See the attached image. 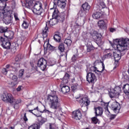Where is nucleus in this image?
<instances>
[{
	"label": "nucleus",
	"instance_id": "nucleus-1",
	"mask_svg": "<svg viewBox=\"0 0 129 129\" xmlns=\"http://www.w3.org/2000/svg\"><path fill=\"white\" fill-rule=\"evenodd\" d=\"M47 100L50 104V108L55 109L54 111L51 112L45 109L43 110H42L40 109H39L38 106L34 108L33 110H37V111H39L41 113H46L48 114H50V113H54L55 115L58 116V114L57 109L60 107V103L59 102V98H58V96L55 95H49Z\"/></svg>",
	"mask_w": 129,
	"mask_h": 129
},
{
	"label": "nucleus",
	"instance_id": "nucleus-2",
	"mask_svg": "<svg viewBox=\"0 0 129 129\" xmlns=\"http://www.w3.org/2000/svg\"><path fill=\"white\" fill-rule=\"evenodd\" d=\"M113 44L116 46L117 51H125L129 49V39L120 38L113 40Z\"/></svg>",
	"mask_w": 129,
	"mask_h": 129
},
{
	"label": "nucleus",
	"instance_id": "nucleus-3",
	"mask_svg": "<svg viewBox=\"0 0 129 129\" xmlns=\"http://www.w3.org/2000/svg\"><path fill=\"white\" fill-rule=\"evenodd\" d=\"M5 38L1 37L0 42L2 46L5 49H11V42L10 40H12L14 38V32L12 31H6L4 34Z\"/></svg>",
	"mask_w": 129,
	"mask_h": 129
},
{
	"label": "nucleus",
	"instance_id": "nucleus-4",
	"mask_svg": "<svg viewBox=\"0 0 129 129\" xmlns=\"http://www.w3.org/2000/svg\"><path fill=\"white\" fill-rule=\"evenodd\" d=\"M2 100L3 101L9 102L11 104H13L15 109H19V108H20V105H19V104L22 102V100L21 99H16L14 98L13 95L11 94H7L4 93L2 96Z\"/></svg>",
	"mask_w": 129,
	"mask_h": 129
},
{
	"label": "nucleus",
	"instance_id": "nucleus-5",
	"mask_svg": "<svg viewBox=\"0 0 129 129\" xmlns=\"http://www.w3.org/2000/svg\"><path fill=\"white\" fill-rule=\"evenodd\" d=\"M90 34L92 36L93 39L96 40V44L98 45V47H100L103 44V42H102V39H101L102 35L100 33L97 32L96 31L92 30L90 32Z\"/></svg>",
	"mask_w": 129,
	"mask_h": 129
},
{
	"label": "nucleus",
	"instance_id": "nucleus-6",
	"mask_svg": "<svg viewBox=\"0 0 129 129\" xmlns=\"http://www.w3.org/2000/svg\"><path fill=\"white\" fill-rule=\"evenodd\" d=\"M80 105H81V110L83 112H86L88 110V105L90 104V101L88 97H83L79 101Z\"/></svg>",
	"mask_w": 129,
	"mask_h": 129
},
{
	"label": "nucleus",
	"instance_id": "nucleus-7",
	"mask_svg": "<svg viewBox=\"0 0 129 129\" xmlns=\"http://www.w3.org/2000/svg\"><path fill=\"white\" fill-rule=\"evenodd\" d=\"M58 22L57 21V19L56 18H52L50 19L49 22L46 23L45 28L42 30V35L43 38H46L48 36V34L47 33V31H48V25H50V26H55L56 24H57Z\"/></svg>",
	"mask_w": 129,
	"mask_h": 129
},
{
	"label": "nucleus",
	"instance_id": "nucleus-8",
	"mask_svg": "<svg viewBox=\"0 0 129 129\" xmlns=\"http://www.w3.org/2000/svg\"><path fill=\"white\" fill-rule=\"evenodd\" d=\"M6 6L7 4L5 3L4 6V3L0 0V20H4V18L8 14V12H10V10H8L6 8Z\"/></svg>",
	"mask_w": 129,
	"mask_h": 129
},
{
	"label": "nucleus",
	"instance_id": "nucleus-9",
	"mask_svg": "<svg viewBox=\"0 0 129 129\" xmlns=\"http://www.w3.org/2000/svg\"><path fill=\"white\" fill-rule=\"evenodd\" d=\"M110 109L113 110L115 113H119L120 110V105L116 101H111L109 105Z\"/></svg>",
	"mask_w": 129,
	"mask_h": 129
},
{
	"label": "nucleus",
	"instance_id": "nucleus-10",
	"mask_svg": "<svg viewBox=\"0 0 129 129\" xmlns=\"http://www.w3.org/2000/svg\"><path fill=\"white\" fill-rule=\"evenodd\" d=\"M42 11H43V9H42V3L39 2H36L34 6L33 12L35 15L39 16L42 14Z\"/></svg>",
	"mask_w": 129,
	"mask_h": 129
},
{
	"label": "nucleus",
	"instance_id": "nucleus-11",
	"mask_svg": "<svg viewBox=\"0 0 129 129\" xmlns=\"http://www.w3.org/2000/svg\"><path fill=\"white\" fill-rule=\"evenodd\" d=\"M37 64V67H39L42 71H45V70L47 68V60L43 58L39 59Z\"/></svg>",
	"mask_w": 129,
	"mask_h": 129
},
{
	"label": "nucleus",
	"instance_id": "nucleus-12",
	"mask_svg": "<svg viewBox=\"0 0 129 129\" xmlns=\"http://www.w3.org/2000/svg\"><path fill=\"white\" fill-rule=\"evenodd\" d=\"M86 78L87 81H88L89 83H94V82H95L96 80H97L95 74L91 72L87 73Z\"/></svg>",
	"mask_w": 129,
	"mask_h": 129
},
{
	"label": "nucleus",
	"instance_id": "nucleus-13",
	"mask_svg": "<svg viewBox=\"0 0 129 129\" xmlns=\"http://www.w3.org/2000/svg\"><path fill=\"white\" fill-rule=\"evenodd\" d=\"M13 15L11 14V11H8L7 15L3 19V22L6 25L12 24L13 23Z\"/></svg>",
	"mask_w": 129,
	"mask_h": 129
},
{
	"label": "nucleus",
	"instance_id": "nucleus-14",
	"mask_svg": "<svg viewBox=\"0 0 129 129\" xmlns=\"http://www.w3.org/2000/svg\"><path fill=\"white\" fill-rule=\"evenodd\" d=\"M99 65V62L98 60H96L94 63V66H91L89 68L87 67V71H91L92 72H95L97 73V72L99 73V71L97 70V66Z\"/></svg>",
	"mask_w": 129,
	"mask_h": 129
},
{
	"label": "nucleus",
	"instance_id": "nucleus-15",
	"mask_svg": "<svg viewBox=\"0 0 129 129\" xmlns=\"http://www.w3.org/2000/svg\"><path fill=\"white\" fill-rule=\"evenodd\" d=\"M66 0H54L53 1V5H55L60 8V9H64L66 7Z\"/></svg>",
	"mask_w": 129,
	"mask_h": 129
},
{
	"label": "nucleus",
	"instance_id": "nucleus-16",
	"mask_svg": "<svg viewBox=\"0 0 129 129\" xmlns=\"http://www.w3.org/2000/svg\"><path fill=\"white\" fill-rule=\"evenodd\" d=\"M117 52H114L113 56L115 60V64L118 65V61L120 60L121 56V52H123V51H119L117 50Z\"/></svg>",
	"mask_w": 129,
	"mask_h": 129
},
{
	"label": "nucleus",
	"instance_id": "nucleus-17",
	"mask_svg": "<svg viewBox=\"0 0 129 129\" xmlns=\"http://www.w3.org/2000/svg\"><path fill=\"white\" fill-rule=\"evenodd\" d=\"M82 116V115L81 114V112L80 110H77L73 112V118H74L76 120H80Z\"/></svg>",
	"mask_w": 129,
	"mask_h": 129
},
{
	"label": "nucleus",
	"instance_id": "nucleus-18",
	"mask_svg": "<svg viewBox=\"0 0 129 129\" xmlns=\"http://www.w3.org/2000/svg\"><path fill=\"white\" fill-rule=\"evenodd\" d=\"M51 11H53L52 13V18L53 19H56L58 16L60 15V13H59V10L57 9V5L53 4V7L52 8H50Z\"/></svg>",
	"mask_w": 129,
	"mask_h": 129
},
{
	"label": "nucleus",
	"instance_id": "nucleus-19",
	"mask_svg": "<svg viewBox=\"0 0 129 129\" xmlns=\"http://www.w3.org/2000/svg\"><path fill=\"white\" fill-rule=\"evenodd\" d=\"M95 116H101L103 113V108L101 107L94 108Z\"/></svg>",
	"mask_w": 129,
	"mask_h": 129
},
{
	"label": "nucleus",
	"instance_id": "nucleus-20",
	"mask_svg": "<svg viewBox=\"0 0 129 129\" xmlns=\"http://www.w3.org/2000/svg\"><path fill=\"white\" fill-rule=\"evenodd\" d=\"M55 19H56L57 23H63L65 20V13L62 12L60 14L59 16L55 18Z\"/></svg>",
	"mask_w": 129,
	"mask_h": 129
},
{
	"label": "nucleus",
	"instance_id": "nucleus-21",
	"mask_svg": "<svg viewBox=\"0 0 129 129\" xmlns=\"http://www.w3.org/2000/svg\"><path fill=\"white\" fill-rule=\"evenodd\" d=\"M119 91H120V89L119 88H115L114 90V93L112 92H110L109 93L110 97L111 98H114V97H115L116 95L119 93Z\"/></svg>",
	"mask_w": 129,
	"mask_h": 129
},
{
	"label": "nucleus",
	"instance_id": "nucleus-22",
	"mask_svg": "<svg viewBox=\"0 0 129 129\" xmlns=\"http://www.w3.org/2000/svg\"><path fill=\"white\" fill-rule=\"evenodd\" d=\"M92 17L93 19H95L96 20L101 19L102 18V14L100 12L96 11L93 14Z\"/></svg>",
	"mask_w": 129,
	"mask_h": 129
},
{
	"label": "nucleus",
	"instance_id": "nucleus-23",
	"mask_svg": "<svg viewBox=\"0 0 129 129\" xmlns=\"http://www.w3.org/2000/svg\"><path fill=\"white\" fill-rule=\"evenodd\" d=\"M43 46L44 49H48V50H50V51H54V50L56 49V47L52 46L49 42H47V43H46V42L44 43Z\"/></svg>",
	"mask_w": 129,
	"mask_h": 129
},
{
	"label": "nucleus",
	"instance_id": "nucleus-24",
	"mask_svg": "<svg viewBox=\"0 0 129 129\" xmlns=\"http://www.w3.org/2000/svg\"><path fill=\"white\" fill-rule=\"evenodd\" d=\"M61 92L63 94H66L70 92V88L68 86L64 85L61 87Z\"/></svg>",
	"mask_w": 129,
	"mask_h": 129
},
{
	"label": "nucleus",
	"instance_id": "nucleus-25",
	"mask_svg": "<svg viewBox=\"0 0 129 129\" xmlns=\"http://www.w3.org/2000/svg\"><path fill=\"white\" fill-rule=\"evenodd\" d=\"M25 6L27 9H31L33 7V0H25Z\"/></svg>",
	"mask_w": 129,
	"mask_h": 129
},
{
	"label": "nucleus",
	"instance_id": "nucleus-26",
	"mask_svg": "<svg viewBox=\"0 0 129 129\" xmlns=\"http://www.w3.org/2000/svg\"><path fill=\"white\" fill-rule=\"evenodd\" d=\"M123 90L125 94H126L129 98V85L125 84L123 86Z\"/></svg>",
	"mask_w": 129,
	"mask_h": 129
},
{
	"label": "nucleus",
	"instance_id": "nucleus-27",
	"mask_svg": "<svg viewBox=\"0 0 129 129\" xmlns=\"http://www.w3.org/2000/svg\"><path fill=\"white\" fill-rule=\"evenodd\" d=\"M82 7L85 12H86V11H89V10H90V6L87 2L83 4L82 5Z\"/></svg>",
	"mask_w": 129,
	"mask_h": 129
},
{
	"label": "nucleus",
	"instance_id": "nucleus-28",
	"mask_svg": "<svg viewBox=\"0 0 129 129\" xmlns=\"http://www.w3.org/2000/svg\"><path fill=\"white\" fill-rule=\"evenodd\" d=\"M105 7H106V6L105 5L104 2H102L99 3V4L97 6V8L98 10L101 11L102 9L105 8Z\"/></svg>",
	"mask_w": 129,
	"mask_h": 129
},
{
	"label": "nucleus",
	"instance_id": "nucleus-29",
	"mask_svg": "<svg viewBox=\"0 0 129 129\" xmlns=\"http://www.w3.org/2000/svg\"><path fill=\"white\" fill-rule=\"evenodd\" d=\"M98 26L101 29H104L105 28V23L103 20H100L98 22Z\"/></svg>",
	"mask_w": 129,
	"mask_h": 129
},
{
	"label": "nucleus",
	"instance_id": "nucleus-30",
	"mask_svg": "<svg viewBox=\"0 0 129 129\" xmlns=\"http://www.w3.org/2000/svg\"><path fill=\"white\" fill-rule=\"evenodd\" d=\"M6 68H7V69H12V71L15 72V73H17V72L19 70V69H18V68H15V67L11 66L10 64L6 65Z\"/></svg>",
	"mask_w": 129,
	"mask_h": 129
},
{
	"label": "nucleus",
	"instance_id": "nucleus-31",
	"mask_svg": "<svg viewBox=\"0 0 129 129\" xmlns=\"http://www.w3.org/2000/svg\"><path fill=\"white\" fill-rule=\"evenodd\" d=\"M70 78V75L68 73H66L63 78V80L62 82L64 83H68V79Z\"/></svg>",
	"mask_w": 129,
	"mask_h": 129
},
{
	"label": "nucleus",
	"instance_id": "nucleus-32",
	"mask_svg": "<svg viewBox=\"0 0 129 129\" xmlns=\"http://www.w3.org/2000/svg\"><path fill=\"white\" fill-rule=\"evenodd\" d=\"M53 39L55 42L61 41V36L60 35V33H57V34H55L53 36Z\"/></svg>",
	"mask_w": 129,
	"mask_h": 129
},
{
	"label": "nucleus",
	"instance_id": "nucleus-33",
	"mask_svg": "<svg viewBox=\"0 0 129 129\" xmlns=\"http://www.w3.org/2000/svg\"><path fill=\"white\" fill-rule=\"evenodd\" d=\"M58 50L61 52V53H63L64 51H65V45H64V43H61L59 44L58 47Z\"/></svg>",
	"mask_w": 129,
	"mask_h": 129
},
{
	"label": "nucleus",
	"instance_id": "nucleus-34",
	"mask_svg": "<svg viewBox=\"0 0 129 129\" xmlns=\"http://www.w3.org/2000/svg\"><path fill=\"white\" fill-rule=\"evenodd\" d=\"M11 76H12V80L14 81L13 82L14 86H15V85L18 84V77H17L16 75H14L13 74H11Z\"/></svg>",
	"mask_w": 129,
	"mask_h": 129
},
{
	"label": "nucleus",
	"instance_id": "nucleus-35",
	"mask_svg": "<svg viewBox=\"0 0 129 129\" xmlns=\"http://www.w3.org/2000/svg\"><path fill=\"white\" fill-rule=\"evenodd\" d=\"M28 129H40V125L38 124H34L30 126Z\"/></svg>",
	"mask_w": 129,
	"mask_h": 129
},
{
	"label": "nucleus",
	"instance_id": "nucleus-36",
	"mask_svg": "<svg viewBox=\"0 0 129 129\" xmlns=\"http://www.w3.org/2000/svg\"><path fill=\"white\" fill-rule=\"evenodd\" d=\"M64 43L66 44L68 47H69V46H71V44H72V40L70 39H66Z\"/></svg>",
	"mask_w": 129,
	"mask_h": 129
},
{
	"label": "nucleus",
	"instance_id": "nucleus-37",
	"mask_svg": "<svg viewBox=\"0 0 129 129\" xmlns=\"http://www.w3.org/2000/svg\"><path fill=\"white\" fill-rule=\"evenodd\" d=\"M9 28L8 27H4L3 26H0V33H5L6 32V31H8Z\"/></svg>",
	"mask_w": 129,
	"mask_h": 129
},
{
	"label": "nucleus",
	"instance_id": "nucleus-38",
	"mask_svg": "<svg viewBox=\"0 0 129 129\" xmlns=\"http://www.w3.org/2000/svg\"><path fill=\"white\" fill-rule=\"evenodd\" d=\"M87 47V52H91V51H93V50H94V47H93L92 45H89Z\"/></svg>",
	"mask_w": 129,
	"mask_h": 129
},
{
	"label": "nucleus",
	"instance_id": "nucleus-39",
	"mask_svg": "<svg viewBox=\"0 0 129 129\" xmlns=\"http://www.w3.org/2000/svg\"><path fill=\"white\" fill-rule=\"evenodd\" d=\"M22 26L23 29H28L29 28V23L24 21Z\"/></svg>",
	"mask_w": 129,
	"mask_h": 129
},
{
	"label": "nucleus",
	"instance_id": "nucleus-40",
	"mask_svg": "<svg viewBox=\"0 0 129 129\" xmlns=\"http://www.w3.org/2000/svg\"><path fill=\"white\" fill-rule=\"evenodd\" d=\"M9 70H10V69L7 68V66H6V68H4L2 69V72L5 75H7V74H8V71H9Z\"/></svg>",
	"mask_w": 129,
	"mask_h": 129
},
{
	"label": "nucleus",
	"instance_id": "nucleus-41",
	"mask_svg": "<svg viewBox=\"0 0 129 129\" xmlns=\"http://www.w3.org/2000/svg\"><path fill=\"white\" fill-rule=\"evenodd\" d=\"M99 120L97 118V116L92 118V123H94V124H96V123L98 122Z\"/></svg>",
	"mask_w": 129,
	"mask_h": 129
},
{
	"label": "nucleus",
	"instance_id": "nucleus-42",
	"mask_svg": "<svg viewBox=\"0 0 129 129\" xmlns=\"http://www.w3.org/2000/svg\"><path fill=\"white\" fill-rule=\"evenodd\" d=\"M47 121V120L45 118H42L40 121H39V123L37 124H39V125H42L43 123H45Z\"/></svg>",
	"mask_w": 129,
	"mask_h": 129
},
{
	"label": "nucleus",
	"instance_id": "nucleus-43",
	"mask_svg": "<svg viewBox=\"0 0 129 129\" xmlns=\"http://www.w3.org/2000/svg\"><path fill=\"white\" fill-rule=\"evenodd\" d=\"M49 129H56V125L55 124V123H49Z\"/></svg>",
	"mask_w": 129,
	"mask_h": 129
},
{
	"label": "nucleus",
	"instance_id": "nucleus-44",
	"mask_svg": "<svg viewBox=\"0 0 129 129\" xmlns=\"http://www.w3.org/2000/svg\"><path fill=\"white\" fill-rule=\"evenodd\" d=\"M77 86H78V84H74L72 85L71 88L73 91H75L77 89Z\"/></svg>",
	"mask_w": 129,
	"mask_h": 129
},
{
	"label": "nucleus",
	"instance_id": "nucleus-45",
	"mask_svg": "<svg viewBox=\"0 0 129 129\" xmlns=\"http://www.w3.org/2000/svg\"><path fill=\"white\" fill-rule=\"evenodd\" d=\"M78 59V54H77L74 55L72 57V60L73 62L76 61Z\"/></svg>",
	"mask_w": 129,
	"mask_h": 129
},
{
	"label": "nucleus",
	"instance_id": "nucleus-46",
	"mask_svg": "<svg viewBox=\"0 0 129 129\" xmlns=\"http://www.w3.org/2000/svg\"><path fill=\"white\" fill-rule=\"evenodd\" d=\"M24 72H25L24 70H21L19 71V78H21L23 77V75H24Z\"/></svg>",
	"mask_w": 129,
	"mask_h": 129
},
{
	"label": "nucleus",
	"instance_id": "nucleus-47",
	"mask_svg": "<svg viewBox=\"0 0 129 129\" xmlns=\"http://www.w3.org/2000/svg\"><path fill=\"white\" fill-rule=\"evenodd\" d=\"M101 63H102V70H101V71H99L100 75V73H102V72L104 71V69H105V67L104 66V63H103V62L101 61Z\"/></svg>",
	"mask_w": 129,
	"mask_h": 129
},
{
	"label": "nucleus",
	"instance_id": "nucleus-48",
	"mask_svg": "<svg viewBox=\"0 0 129 129\" xmlns=\"http://www.w3.org/2000/svg\"><path fill=\"white\" fill-rule=\"evenodd\" d=\"M79 15H80V17H84V11L83 10H80L79 12Z\"/></svg>",
	"mask_w": 129,
	"mask_h": 129
},
{
	"label": "nucleus",
	"instance_id": "nucleus-49",
	"mask_svg": "<svg viewBox=\"0 0 129 129\" xmlns=\"http://www.w3.org/2000/svg\"><path fill=\"white\" fill-rule=\"evenodd\" d=\"M23 120L25 122H26V121H28V118L27 117V113H24L23 116Z\"/></svg>",
	"mask_w": 129,
	"mask_h": 129
},
{
	"label": "nucleus",
	"instance_id": "nucleus-50",
	"mask_svg": "<svg viewBox=\"0 0 129 129\" xmlns=\"http://www.w3.org/2000/svg\"><path fill=\"white\" fill-rule=\"evenodd\" d=\"M13 67H15V68H18V69H20V64L17 62L14 63Z\"/></svg>",
	"mask_w": 129,
	"mask_h": 129
},
{
	"label": "nucleus",
	"instance_id": "nucleus-51",
	"mask_svg": "<svg viewBox=\"0 0 129 129\" xmlns=\"http://www.w3.org/2000/svg\"><path fill=\"white\" fill-rule=\"evenodd\" d=\"M115 116H116V115L112 114L110 116L109 119H110V120H112L113 119H114V118H115Z\"/></svg>",
	"mask_w": 129,
	"mask_h": 129
},
{
	"label": "nucleus",
	"instance_id": "nucleus-52",
	"mask_svg": "<svg viewBox=\"0 0 129 129\" xmlns=\"http://www.w3.org/2000/svg\"><path fill=\"white\" fill-rule=\"evenodd\" d=\"M111 53H107L106 54V56H107L108 58H110L111 57Z\"/></svg>",
	"mask_w": 129,
	"mask_h": 129
},
{
	"label": "nucleus",
	"instance_id": "nucleus-53",
	"mask_svg": "<svg viewBox=\"0 0 129 129\" xmlns=\"http://www.w3.org/2000/svg\"><path fill=\"white\" fill-rule=\"evenodd\" d=\"M22 87H23L22 86H19L17 88V91H21V90H22Z\"/></svg>",
	"mask_w": 129,
	"mask_h": 129
},
{
	"label": "nucleus",
	"instance_id": "nucleus-54",
	"mask_svg": "<svg viewBox=\"0 0 129 129\" xmlns=\"http://www.w3.org/2000/svg\"><path fill=\"white\" fill-rule=\"evenodd\" d=\"M109 31L111 33H113V32H115V29L113 28H110Z\"/></svg>",
	"mask_w": 129,
	"mask_h": 129
},
{
	"label": "nucleus",
	"instance_id": "nucleus-55",
	"mask_svg": "<svg viewBox=\"0 0 129 129\" xmlns=\"http://www.w3.org/2000/svg\"><path fill=\"white\" fill-rule=\"evenodd\" d=\"M28 32L26 31L23 32V35H24V36H28Z\"/></svg>",
	"mask_w": 129,
	"mask_h": 129
},
{
	"label": "nucleus",
	"instance_id": "nucleus-56",
	"mask_svg": "<svg viewBox=\"0 0 129 129\" xmlns=\"http://www.w3.org/2000/svg\"><path fill=\"white\" fill-rule=\"evenodd\" d=\"M105 109H106V110H107V111H108V112L109 113H110V112H109V110H108V105H107V106H106Z\"/></svg>",
	"mask_w": 129,
	"mask_h": 129
},
{
	"label": "nucleus",
	"instance_id": "nucleus-57",
	"mask_svg": "<svg viewBox=\"0 0 129 129\" xmlns=\"http://www.w3.org/2000/svg\"><path fill=\"white\" fill-rule=\"evenodd\" d=\"M15 61L16 62H18V61H20V58H19L18 56H16V57L15 58Z\"/></svg>",
	"mask_w": 129,
	"mask_h": 129
},
{
	"label": "nucleus",
	"instance_id": "nucleus-58",
	"mask_svg": "<svg viewBox=\"0 0 129 129\" xmlns=\"http://www.w3.org/2000/svg\"><path fill=\"white\" fill-rule=\"evenodd\" d=\"M33 110H29L28 111H29V112H30L31 113H32L34 115H36L34 113H33Z\"/></svg>",
	"mask_w": 129,
	"mask_h": 129
},
{
	"label": "nucleus",
	"instance_id": "nucleus-59",
	"mask_svg": "<svg viewBox=\"0 0 129 129\" xmlns=\"http://www.w3.org/2000/svg\"><path fill=\"white\" fill-rule=\"evenodd\" d=\"M14 18H15L16 21L19 20V18H18V17L17 16L15 15Z\"/></svg>",
	"mask_w": 129,
	"mask_h": 129
},
{
	"label": "nucleus",
	"instance_id": "nucleus-60",
	"mask_svg": "<svg viewBox=\"0 0 129 129\" xmlns=\"http://www.w3.org/2000/svg\"><path fill=\"white\" fill-rule=\"evenodd\" d=\"M84 25V23H83L82 24H78V26H82V25Z\"/></svg>",
	"mask_w": 129,
	"mask_h": 129
},
{
	"label": "nucleus",
	"instance_id": "nucleus-61",
	"mask_svg": "<svg viewBox=\"0 0 129 129\" xmlns=\"http://www.w3.org/2000/svg\"><path fill=\"white\" fill-rule=\"evenodd\" d=\"M0 129H8V128H7V127L4 128V127H0Z\"/></svg>",
	"mask_w": 129,
	"mask_h": 129
},
{
	"label": "nucleus",
	"instance_id": "nucleus-62",
	"mask_svg": "<svg viewBox=\"0 0 129 129\" xmlns=\"http://www.w3.org/2000/svg\"><path fill=\"white\" fill-rule=\"evenodd\" d=\"M10 128L11 129H15V126H11ZM21 129H22V128H21Z\"/></svg>",
	"mask_w": 129,
	"mask_h": 129
},
{
	"label": "nucleus",
	"instance_id": "nucleus-63",
	"mask_svg": "<svg viewBox=\"0 0 129 129\" xmlns=\"http://www.w3.org/2000/svg\"><path fill=\"white\" fill-rule=\"evenodd\" d=\"M68 52H69V50H68L66 51V56H67V53H68Z\"/></svg>",
	"mask_w": 129,
	"mask_h": 129
},
{
	"label": "nucleus",
	"instance_id": "nucleus-64",
	"mask_svg": "<svg viewBox=\"0 0 129 129\" xmlns=\"http://www.w3.org/2000/svg\"><path fill=\"white\" fill-rule=\"evenodd\" d=\"M127 129H129V127H128V128Z\"/></svg>",
	"mask_w": 129,
	"mask_h": 129
}]
</instances>
